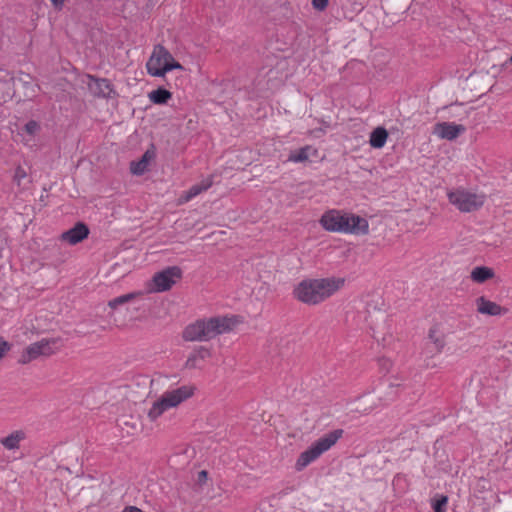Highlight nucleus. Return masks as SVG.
Instances as JSON below:
<instances>
[{
    "label": "nucleus",
    "mask_w": 512,
    "mask_h": 512,
    "mask_svg": "<svg viewBox=\"0 0 512 512\" xmlns=\"http://www.w3.org/2000/svg\"><path fill=\"white\" fill-rule=\"evenodd\" d=\"M321 226L329 232L366 235L369 232L368 220L353 213L332 209L320 218Z\"/></svg>",
    "instance_id": "f257e3e1"
},
{
    "label": "nucleus",
    "mask_w": 512,
    "mask_h": 512,
    "mask_svg": "<svg viewBox=\"0 0 512 512\" xmlns=\"http://www.w3.org/2000/svg\"><path fill=\"white\" fill-rule=\"evenodd\" d=\"M343 284L341 278L303 280L295 288L294 295L303 303L317 304L332 296Z\"/></svg>",
    "instance_id": "f03ea898"
},
{
    "label": "nucleus",
    "mask_w": 512,
    "mask_h": 512,
    "mask_svg": "<svg viewBox=\"0 0 512 512\" xmlns=\"http://www.w3.org/2000/svg\"><path fill=\"white\" fill-rule=\"evenodd\" d=\"M197 388L193 384H185L175 389L167 390L151 402L147 410L150 422H157L167 411L178 408L182 403L191 399Z\"/></svg>",
    "instance_id": "7ed1b4c3"
},
{
    "label": "nucleus",
    "mask_w": 512,
    "mask_h": 512,
    "mask_svg": "<svg viewBox=\"0 0 512 512\" xmlns=\"http://www.w3.org/2000/svg\"><path fill=\"white\" fill-rule=\"evenodd\" d=\"M237 322H191L183 331L186 341H207L219 334L231 332Z\"/></svg>",
    "instance_id": "20e7f679"
},
{
    "label": "nucleus",
    "mask_w": 512,
    "mask_h": 512,
    "mask_svg": "<svg viewBox=\"0 0 512 512\" xmlns=\"http://www.w3.org/2000/svg\"><path fill=\"white\" fill-rule=\"evenodd\" d=\"M449 202L463 213H470L481 209L486 202V195L464 187H458L447 191Z\"/></svg>",
    "instance_id": "39448f33"
},
{
    "label": "nucleus",
    "mask_w": 512,
    "mask_h": 512,
    "mask_svg": "<svg viewBox=\"0 0 512 512\" xmlns=\"http://www.w3.org/2000/svg\"><path fill=\"white\" fill-rule=\"evenodd\" d=\"M341 435L342 430H335L319 438L309 449L299 455L295 464V469L297 471L303 470L321 454L329 450L338 441Z\"/></svg>",
    "instance_id": "423d86ee"
},
{
    "label": "nucleus",
    "mask_w": 512,
    "mask_h": 512,
    "mask_svg": "<svg viewBox=\"0 0 512 512\" xmlns=\"http://www.w3.org/2000/svg\"><path fill=\"white\" fill-rule=\"evenodd\" d=\"M61 347V339L42 338L39 341L28 345L21 353L18 362L20 364H28L40 358H47L54 355Z\"/></svg>",
    "instance_id": "0eeeda50"
},
{
    "label": "nucleus",
    "mask_w": 512,
    "mask_h": 512,
    "mask_svg": "<svg viewBox=\"0 0 512 512\" xmlns=\"http://www.w3.org/2000/svg\"><path fill=\"white\" fill-rule=\"evenodd\" d=\"M147 71L155 77H163L173 69H181L180 63L176 62L171 53L161 45L154 47L152 55L146 63Z\"/></svg>",
    "instance_id": "6e6552de"
},
{
    "label": "nucleus",
    "mask_w": 512,
    "mask_h": 512,
    "mask_svg": "<svg viewBox=\"0 0 512 512\" xmlns=\"http://www.w3.org/2000/svg\"><path fill=\"white\" fill-rule=\"evenodd\" d=\"M182 276V271L177 266L167 267L166 269L156 273L151 283L149 290L152 292H164L169 290L177 280Z\"/></svg>",
    "instance_id": "1a4fd4ad"
},
{
    "label": "nucleus",
    "mask_w": 512,
    "mask_h": 512,
    "mask_svg": "<svg viewBox=\"0 0 512 512\" xmlns=\"http://www.w3.org/2000/svg\"><path fill=\"white\" fill-rule=\"evenodd\" d=\"M82 82L86 84L89 92L94 97L108 99L116 95V92L108 79L86 75Z\"/></svg>",
    "instance_id": "9d476101"
},
{
    "label": "nucleus",
    "mask_w": 512,
    "mask_h": 512,
    "mask_svg": "<svg viewBox=\"0 0 512 512\" xmlns=\"http://www.w3.org/2000/svg\"><path fill=\"white\" fill-rule=\"evenodd\" d=\"M466 128L461 124L453 122H440L433 128V134L440 139L452 141L464 133Z\"/></svg>",
    "instance_id": "9b49d317"
},
{
    "label": "nucleus",
    "mask_w": 512,
    "mask_h": 512,
    "mask_svg": "<svg viewBox=\"0 0 512 512\" xmlns=\"http://www.w3.org/2000/svg\"><path fill=\"white\" fill-rule=\"evenodd\" d=\"M89 229L84 223H77L71 229L65 231L61 235V239L70 245H76L88 237Z\"/></svg>",
    "instance_id": "f8f14e48"
},
{
    "label": "nucleus",
    "mask_w": 512,
    "mask_h": 512,
    "mask_svg": "<svg viewBox=\"0 0 512 512\" xmlns=\"http://www.w3.org/2000/svg\"><path fill=\"white\" fill-rule=\"evenodd\" d=\"M477 310L488 316H506L508 309L498 305L495 302L480 297L476 301Z\"/></svg>",
    "instance_id": "ddd939ff"
},
{
    "label": "nucleus",
    "mask_w": 512,
    "mask_h": 512,
    "mask_svg": "<svg viewBox=\"0 0 512 512\" xmlns=\"http://www.w3.org/2000/svg\"><path fill=\"white\" fill-rule=\"evenodd\" d=\"M212 184H213L212 177H207V178L203 179L200 183H197V184L191 186L188 191L184 192L181 195V197H180L181 202L185 203V202L190 201L191 199L198 196L202 192L208 190L212 186Z\"/></svg>",
    "instance_id": "4468645a"
},
{
    "label": "nucleus",
    "mask_w": 512,
    "mask_h": 512,
    "mask_svg": "<svg viewBox=\"0 0 512 512\" xmlns=\"http://www.w3.org/2000/svg\"><path fill=\"white\" fill-rule=\"evenodd\" d=\"M26 438V434L22 430H16L0 439V443L7 450H16L20 447L21 441Z\"/></svg>",
    "instance_id": "2eb2a0df"
},
{
    "label": "nucleus",
    "mask_w": 512,
    "mask_h": 512,
    "mask_svg": "<svg viewBox=\"0 0 512 512\" xmlns=\"http://www.w3.org/2000/svg\"><path fill=\"white\" fill-rule=\"evenodd\" d=\"M317 151L310 145L304 146L300 149L291 151L288 156V161L293 163H303L307 161L310 156L316 155Z\"/></svg>",
    "instance_id": "dca6fc26"
},
{
    "label": "nucleus",
    "mask_w": 512,
    "mask_h": 512,
    "mask_svg": "<svg viewBox=\"0 0 512 512\" xmlns=\"http://www.w3.org/2000/svg\"><path fill=\"white\" fill-rule=\"evenodd\" d=\"M104 329V327L97 325L96 322H77L73 331L80 336H87L91 334H100Z\"/></svg>",
    "instance_id": "f3484780"
},
{
    "label": "nucleus",
    "mask_w": 512,
    "mask_h": 512,
    "mask_svg": "<svg viewBox=\"0 0 512 512\" xmlns=\"http://www.w3.org/2000/svg\"><path fill=\"white\" fill-rule=\"evenodd\" d=\"M387 138V130L383 127H377L371 132L369 143L371 147L380 149L385 145Z\"/></svg>",
    "instance_id": "a211bd4d"
},
{
    "label": "nucleus",
    "mask_w": 512,
    "mask_h": 512,
    "mask_svg": "<svg viewBox=\"0 0 512 512\" xmlns=\"http://www.w3.org/2000/svg\"><path fill=\"white\" fill-rule=\"evenodd\" d=\"M153 157V153L146 151L141 159L137 162H132L130 166L131 173L134 175H142L148 168V164Z\"/></svg>",
    "instance_id": "6ab92c4d"
},
{
    "label": "nucleus",
    "mask_w": 512,
    "mask_h": 512,
    "mask_svg": "<svg viewBox=\"0 0 512 512\" xmlns=\"http://www.w3.org/2000/svg\"><path fill=\"white\" fill-rule=\"evenodd\" d=\"M494 276L493 269L486 266L475 267L471 272V279L476 283H483Z\"/></svg>",
    "instance_id": "aec40b11"
},
{
    "label": "nucleus",
    "mask_w": 512,
    "mask_h": 512,
    "mask_svg": "<svg viewBox=\"0 0 512 512\" xmlns=\"http://www.w3.org/2000/svg\"><path fill=\"white\" fill-rule=\"evenodd\" d=\"M171 97L172 94L164 88H158L148 93L149 100L154 104H166Z\"/></svg>",
    "instance_id": "412c9836"
},
{
    "label": "nucleus",
    "mask_w": 512,
    "mask_h": 512,
    "mask_svg": "<svg viewBox=\"0 0 512 512\" xmlns=\"http://www.w3.org/2000/svg\"><path fill=\"white\" fill-rule=\"evenodd\" d=\"M40 129V124L35 120H30L24 125L23 131L26 135H21L26 145H28L32 141V138L39 133Z\"/></svg>",
    "instance_id": "4be33fe9"
},
{
    "label": "nucleus",
    "mask_w": 512,
    "mask_h": 512,
    "mask_svg": "<svg viewBox=\"0 0 512 512\" xmlns=\"http://www.w3.org/2000/svg\"><path fill=\"white\" fill-rule=\"evenodd\" d=\"M443 337L444 334L441 325L439 323L434 324L429 330V338L434 342L438 350L444 345Z\"/></svg>",
    "instance_id": "5701e85b"
},
{
    "label": "nucleus",
    "mask_w": 512,
    "mask_h": 512,
    "mask_svg": "<svg viewBox=\"0 0 512 512\" xmlns=\"http://www.w3.org/2000/svg\"><path fill=\"white\" fill-rule=\"evenodd\" d=\"M208 352L199 351L191 354L186 360L185 367L187 369H195L198 367V363L203 360Z\"/></svg>",
    "instance_id": "b1692460"
},
{
    "label": "nucleus",
    "mask_w": 512,
    "mask_h": 512,
    "mask_svg": "<svg viewBox=\"0 0 512 512\" xmlns=\"http://www.w3.org/2000/svg\"><path fill=\"white\" fill-rule=\"evenodd\" d=\"M137 295H139V293H128V294L118 296L109 302V306L111 308H116V307L123 305V304L129 302L130 300L134 299Z\"/></svg>",
    "instance_id": "393cba45"
},
{
    "label": "nucleus",
    "mask_w": 512,
    "mask_h": 512,
    "mask_svg": "<svg viewBox=\"0 0 512 512\" xmlns=\"http://www.w3.org/2000/svg\"><path fill=\"white\" fill-rule=\"evenodd\" d=\"M392 366H393V363L390 359L385 358V357L378 359V367L382 373H384V374L389 373Z\"/></svg>",
    "instance_id": "a878e982"
},
{
    "label": "nucleus",
    "mask_w": 512,
    "mask_h": 512,
    "mask_svg": "<svg viewBox=\"0 0 512 512\" xmlns=\"http://www.w3.org/2000/svg\"><path fill=\"white\" fill-rule=\"evenodd\" d=\"M11 344L0 337V361L5 357V355L10 351Z\"/></svg>",
    "instance_id": "bb28decb"
},
{
    "label": "nucleus",
    "mask_w": 512,
    "mask_h": 512,
    "mask_svg": "<svg viewBox=\"0 0 512 512\" xmlns=\"http://www.w3.org/2000/svg\"><path fill=\"white\" fill-rule=\"evenodd\" d=\"M447 504V497L443 496L434 504V512H445V506Z\"/></svg>",
    "instance_id": "cd10ccee"
},
{
    "label": "nucleus",
    "mask_w": 512,
    "mask_h": 512,
    "mask_svg": "<svg viewBox=\"0 0 512 512\" xmlns=\"http://www.w3.org/2000/svg\"><path fill=\"white\" fill-rule=\"evenodd\" d=\"M328 5V0H312V6L319 11L324 10Z\"/></svg>",
    "instance_id": "c85d7f7f"
},
{
    "label": "nucleus",
    "mask_w": 512,
    "mask_h": 512,
    "mask_svg": "<svg viewBox=\"0 0 512 512\" xmlns=\"http://www.w3.org/2000/svg\"><path fill=\"white\" fill-rule=\"evenodd\" d=\"M26 177V172L23 168L17 167L14 174V179L20 184L21 180Z\"/></svg>",
    "instance_id": "c756f323"
},
{
    "label": "nucleus",
    "mask_w": 512,
    "mask_h": 512,
    "mask_svg": "<svg viewBox=\"0 0 512 512\" xmlns=\"http://www.w3.org/2000/svg\"><path fill=\"white\" fill-rule=\"evenodd\" d=\"M371 329H372V331H373V337H374L377 341H383V342H384V341L386 340L384 335H380V334H378V331L376 330V328H375V327H372Z\"/></svg>",
    "instance_id": "7c9ffc66"
},
{
    "label": "nucleus",
    "mask_w": 512,
    "mask_h": 512,
    "mask_svg": "<svg viewBox=\"0 0 512 512\" xmlns=\"http://www.w3.org/2000/svg\"><path fill=\"white\" fill-rule=\"evenodd\" d=\"M209 320H225V321H228V320H239V319L237 318V316L232 315V316H224L222 318L213 317V318H210Z\"/></svg>",
    "instance_id": "2f4dec72"
},
{
    "label": "nucleus",
    "mask_w": 512,
    "mask_h": 512,
    "mask_svg": "<svg viewBox=\"0 0 512 512\" xmlns=\"http://www.w3.org/2000/svg\"><path fill=\"white\" fill-rule=\"evenodd\" d=\"M207 479V472L205 470H202L198 473V480L199 482H205Z\"/></svg>",
    "instance_id": "473e14b6"
},
{
    "label": "nucleus",
    "mask_w": 512,
    "mask_h": 512,
    "mask_svg": "<svg viewBox=\"0 0 512 512\" xmlns=\"http://www.w3.org/2000/svg\"><path fill=\"white\" fill-rule=\"evenodd\" d=\"M54 7L61 8L65 0H50Z\"/></svg>",
    "instance_id": "72a5a7b5"
},
{
    "label": "nucleus",
    "mask_w": 512,
    "mask_h": 512,
    "mask_svg": "<svg viewBox=\"0 0 512 512\" xmlns=\"http://www.w3.org/2000/svg\"><path fill=\"white\" fill-rule=\"evenodd\" d=\"M32 330H35L37 334H40L43 332V330L40 329V327H35V326H32Z\"/></svg>",
    "instance_id": "f704fd0d"
},
{
    "label": "nucleus",
    "mask_w": 512,
    "mask_h": 512,
    "mask_svg": "<svg viewBox=\"0 0 512 512\" xmlns=\"http://www.w3.org/2000/svg\"><path fill=\"white\" fill-rule=\"evenodd\" d=\"M357 317H358V318H360V319H361V318L367 319V317H372V316H371V315H362V314H359Z\"/></svg>",
    "instance_id": "c9c22d12"
},
{
    "label": "nucleus",
    "mask_w": 512,
    "mask_h": 512,
    "mask_svg": "<svg viewBox=\"0 0 512 512\" xmlns=\"http://www.w3.org/2000/svg\"><path fill=\"white\" fill-rule=\"evenodd\" d=\"M509 63H512V56L508 59Z\"/></svg>",
    "instance_id": "e433bc0d"
}]
</instances>
